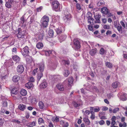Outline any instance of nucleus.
Listing matches in <instances>:
<instances>
[{
    "label": "nucleus",
    "mask_w": 127,
    "mask_h": 127,
    "mask_svg": "<svg viewBox=\"0 0 127 127\" xmlns=\"http://www.w3.org/2000/svg\"><path fill=\"white\" fill-rule=\"evenodd\" d=\"M34 79L32 77H30L29 80V82H34Z\"/></svg>",
    "instance_id": "obj_57"
},
{
    "label": "nucleus",
    "mask_w": 127,
    "mask_h": 127,
    "mask_svg": "<svg viewBox=\"0 0 127 127\" xmlns=\"http://www.w3.org/2000/svg\"><path fill=\"white\" fill-rule=\"evenodd\" d=\"M60 124L64 127H68V123L67 122L61 120L60 122Z\"/></svg>",
    "instance_id": "obj_16"
},
{
    "label": "nucleus",
    "mask_w": 127,
    "mask_h": 127,
    "mask_svg": "<svg viewBox=\"0 0 127 127\" xmlns=\"http://www.w3.org/2000/svg\"><path fill=\"white\" fill-rule=\"evenodd\" d=\"M76 7L77 9L79 10H80L81 9L80 5L79 3H76Z\"/></svg>",
    "instance_id": "obj_44"
},
{
    "label": "nucleus",
    "mask_w": 127,
    "mask_h": 127,
    "mask_svg": "<svg viewBox=\"0 0 127 127\" xmlns=\"http://www.w3.org/2000/svg\"><path fill=\"white\" fill-rule=\"evenodd\" d=\"M101 12L103 14L106 15L108 13V10L106 7H103L101 9Z\"/></svg>",
    "instance_id": "obj_17"
},
{
    "label": "nucleus",
    "mask_w": 127,
    "mask_h": 127,
    "mask_svg": "<svg viewBox=\"0 0 127 127\" xmlns=\"http://www.w3.org/2000/svg\"><path fill=\"white\" fill-rule=\"evenodd\" d=\"M20 77L17 75L14 76L12 78V80L14 82H17L20 79Z\"/></svg>",
    "instance_id": "obj_13"
},
{
    "label": "nucleus",
    "mask_w": 127,
    "mask_h": 127,
    "mask_svg": "<svg viewBox=\"0 0 127 127\" xmlns=\"http://www.w3.org/2000/svg\"><path fill=\"white\" fill-rule=\"evenodd\" d=\"M105 65L108 68H110L113 67V65L110 62H107L105 63Z\"/></svg>",
    "instance_id": "obj_31"
},
{
    "label": "nucleus",
    "mask_w": 127,
    "mask_h": 127,
    "mask_svg": "<svg viewBox=\"0 0 127 127\" xmlns=\"http://www.w3.org/2000/svg\"><path fill=\"white\" fill-rule=\"evenodd\" d=\"M38 123L39 125L41 124L42 123H44V122L43 120L41 118H39L38 120Z\"/></svg>",
    "instance_id": "obj_38"
},
{
    "label": "nucleus",
    "mask_w": 127,
    "mask_h": 127,
    "mask_svg": "<svg viewBox=\"0 0 127 127\" xmlns=\"http://www.w3.org/2000/svg\"><path fill=\"white\" fill-rule=\"evenodd\" d=\"M68 86L70 87H71L72 85L73 84V78L72 77H70L68 78Z\"/></svg>",
    "instance_id": "obj_10"
},
{
    "label": "nucleus",
    "mask_w": 127,
    "mask_h": 127,
    "mask_svg": "<svg viewBox=\"0 0 127 127\" xmlns=\"http://www.w3.org/2000/svg\"><path fill=\"white\" fill-rule=\"evenodd\" d=\"M88 28V30L90 31H92L93 32L94 30H93V28L92 26V25H88L87 26Z\"/></svg>",
    "instance_id": "obj_43"
},
{
    "label": "nucleus",
    "mask_w": 127,
    "mask_h": 127,
    "mask_svg": "<svg viewBox=\"0 0 127 127\" xmlns=\"http://www.w3.org/2000/svg\"><path fill=\"white\" fill-rule=\"evenodd\" d=\"M13 60L15 61L17 63H19L20 61V58L17 55L13 56L12 57Z\"/></svg>",
    "instance_id": "obj_19"
},
{
    "label": "nucleus",
    "mask_w": 127,
    "mask_h": 127,
    "mask_svg": "<svg viewBox=\"0 0 127 127\" xmlns=\"http://www.w3.org/2000/svg\"><path fill=\"white\" fill-rule=\"evenodd\" d=\"M119 126L120 127H126L127 126V124L125 122H124L123 123H120Z\"/></svg>",
    "instance_id": "obj_40"
},
{
    "label": "nucleus",
    "mask_w": 127,
    "mask_h": 127,
    "mask_svg": "<svg viewBox=\"0 0 127 127\" xmlns=\"http://www.w3.org/2000/svg\"><path fill=\"white\" fill-rule=\"evenodd\" d=\"M66 37V36L65 35H62L61 36H59V38L60 42L61 43L62 42L64 41Z\"/></svg>",
    "instance_id": "obj_21"
},
{
    "label": "nucleus",
    "mask_w": 127,
    "mask_h": 127,
    "mask_svg": "<svg viewBox=\"0 0 127 127\" xmlns=\"http://www.w3.org/2000/svg\"><path fill=\"white\" fill-rule=\"evenodd\" d=\"M127 95L126 94H124L121 96V98L123 101L126 100L127 99Z\"/></svg>",
    "instance_id": "obj_35"
},
{
    "label": "nucleus",
    "mask_w": 127,
    "mask_h": 127,
    "mask_svg": "<svg viewBox=\"0 0 127 127\" xmlns=\"http://www.w3.org/2000/svg\"><path fill=\"white\" fill-rule=\"evenodd\" d=\"M38 105L40 109H43L44 107V104L42 101H40L39 102Z\"/></svg>",
    "instance_id": "obj_27"
},
{
    "label": "nucleus",
    "mask_w": 127,
    "mask_h": 127,
    "mask_svg": "<svg viewBox=\"0 0 127 127\" xmlns=\"http://www.w3.org/2000/svg\"><path fill=\"white\" fill-rule=\"evenodd\" d=\"M44 65L43 63H41L39 64V68L40 72H42L44 70Z\"/></svg>",
    "instance_id": "obj_18"
},
{
    "label": "nucleus",
    "mask_w": 127,
    "mask_h": 127,
    "mask_svg": "<svg viewBox=\"0 0 127 127\" xmlns=\"http://www.w3.org/2000/svg\"><path fill=\"white\" fill-rule=\"evenodd\" d=\"M38 69V68H37L33 70L32 72V74L33 75H35L36 73L37 72Z\"/></svg>",
    "instance_id": "obj_55"
},
{
    "label": "nucleus",
    "mask_w": 127,
    "mask_h": 127,
    "mask_svg": "<svg viewBox=\"0 0 127 127\" xmlns=\"http://www.w3.org/2000/svg\"><path fill=\"white\" fill-rule=\"evenodd\" d=\"M73 42L75 48L76 49H78L80 48V43L77 38L74 39Z\"/></svg>",
    "instance_id": "obj_5"
},
{
    "label": "nucleus",
    "mask_w": 127,
    "mask_h": 127,
    "mask_svg": "<svg viewBox=\"0 0 127 127\" xmlns=\"http://www.w3.org/2000/svg\"><path fill=\"white\" fill-rule=\"evenodd\" d=\"M103 4V3L101 2V1H99L97 3V6H99L101 5L102 4Z\"/></svg>",
    "instance_id": "obj_58"
},
{
    "label": "nucleus",
    "mask_w": 127,
    "mask_h": 127,
    "mask_svg": "<svg viewBox=\"0 0 127 127\" xmlns=\"http://www.w3.org/2000/svg\"><path fill=\"white\" fill-rule=\"evenodd\" d=\"M103 28L105 29H109L110 28V27L109 25H105L103 26Z\"/></svg>",
    "instance_id": "obj_49"
},
{
    "label": "nucleus",
    "mask_w": 127,
    "mask_h": 127,
    "mask_svg": "<svg viewBox=\"0 0 127 127\" xmlns=\"http://www.w3.org/2000/svg\"><path fill=\"white\" fill-rule=\"evenodd\" d=\"M72 103L74 106L76 107H78L80 105V104L78 102H77L75 101H73Z\"/></svg>",
    "instance_id": "obj_34"
},
{
    "label": "nucleus",
    "mask_w": 127,
    "mask_h": 127,
    "mask_svg": "<svg viewBox=\"0 0 127 127\" xmlns=\"http://www.w3.org/2000/svg\"><path fill=\"white\" fill-rule=\"evenodd\" d=\"M101 17L100 14L99 13H96L94 16L95 19L96 21V22L97 23H100L101 22L100 19Z\"/></svg>",
    "instance_id": "obj_9"
},
{
    "label": "nucleus",
    "mask_w": 127,
    "mask_h": 127,
    "mask_svg": "<svg viewBox=\"0 0 127 127\" xmlns=\"http://www.w3.org/2000/svg\"><path fill=\"white\" fill-rule=\"evenodd\" d=\"M20 93L22 95L24 96L27 95V92L26 90L23 89L20 91Z\"/></svg>",
    "instance_id": "obj_29"
},
{
    "label": "nucleus",
    "mask_w": 127,
    "mask_h": 127,
    "mask_svg": "<svg viewBox=\"0 0 127 127\" xmlns=\"http://www.w3.org/2000/svg\"><path fill=\"white\" fill-rule=\"evenodd\" d=\"M97 49L95 48L90 50L89 52V53L92 56H94L97 53Z\"/></svg>",
    "instance_id": "obj_11"
},
{
    "label": "nucleus",
    "mask_w": 127,
    "mask_h": 127,
    "mask_svg": "<svg viewBox=\"0 0 127 127\" xmlns=\"http://www.w3.org/2000/svg\"><path fill=\"white\" fill-rule=\"evenodd\" d=\"M47 86V84L45 82L42 83L40 85V87L41 88H45Z\"/></svg>",
    "instance_id": "obj_24"
},
{
    "label": "nucleus",
    "mask_w": 127,
    "mask_h": 127,
    "mask_svg": "<svg viewBox=\"0 0 127 127\" xmlns=\"http://www.w3.org/2000/svg\"><path fill=\"white\" fill-rule=\"evenodd\" d=\"M106 51L103 48H101L99 50V53L101 55H104L106 53Z\"/></svg>",
    "instance_id": "obj_36"
},
{
    "label": "nucleus",
    "mask_w": 127,
    "mask_h": 127,
    "mask_svg": "<svg viewBox=\"0 0 127 127\" xmlns=\"http://www.w3.org/2000/svg\"><path fill=\"white\" fill-rule=\"evenodd\" d=\"M83 120L87 124V125H90L91 123L90 121L88 118H84Z\"/></svg>",
    "instance_id": "obj_32"
},
{
    "label": "nucleus",
    "mask_w": 127,
    "mask_h": 127,
    "mask_svg": "<svg viewBox=\"0 0 127 127\" xmlns=\"http://www.w3.org/2000/svg\"><path fill=\"white\" fill-rule=\"evenodd\" d=\"M101 21L103 23L105 24L107 22V19L105 18H102L101 19Z\"/></svg>",
    "instance_id": "obj_53"
},
{
    "label": "nucleus",
    "mask_w": 127,
    "mask_h": 127,
    "mask_svg": "<svg viewBox=\"0 0 127 127\" xmlns=\"http://www.w3.org/2000/svg\"><path fill=\"white\" fill-rule=\"evenodd\" d=\"M26 57H27L26 59V62L28 63H30L32 62V57L30 56L29 55Z\"/></svg>",
    "instance_id": "obj_28"
},
{
    "label": "nucleus",
    "mask_w": 127,
    "mask_h": 127,
    "mask_svg": "<svg viewBox=\"0 0 127 127\" xmlns=\"http://www.w3.org/2000/svg\"><path fill=\"white\" fill-rule=\"evenodd\" d=\"M107 14L108 15V17H111L113 16V15L111 13L109 12L108 11Z\"/></svg>",
    "instance_id": "obj_61"
},
{
    "label": "nucleus",
    "mask_w": 127,
    "mask_h": 127,
    "mask_svg": "<svg viewBox=\"0 0 127 127\" xmlns=\"http://www.w3.org/2000/svg\"><path fill=\"white\" fill-rule=\"evenodd\" d=\"M11 4L9 2H7L6 3L5 5L6 7L9 8L11 7L12 6Z\"/></svg>",
    "instance_id": "obj_42"
},
{
    "label": "nucleus",
    "mask_w": 127,
    "mask_h": 127,
    "mask_svg": "<svg viewBox=\"0 0 127 127\" xmlns=\"http://www.w3.org/2000/svg\"><path fill=\"white\" fill-rule=\"evenodd\" d=\"M119 108L118 107L116 108H114L113 110V112L114 113H115L117 112V111L119 110Z\"/></svg>",
    "instance_id": "obj_52"
},
{
    "label": "nucleus",
    "mask_w": 127,
    "mask_h": 127,
    "mask_svg": "<svg viewBox=\"0 0 127 127\" xmlns=\"http://www.w3.org/2000/svg\"><path fill=\"white\" fill-rule=\"evenodd\" d=\"M89 74L92 78H94L95 76V74L92 71L90 72L89 73Z\"/></svg>",
    "instance_id": "obj_59"
},
{
    "label": "nucleus",
    "mask_w": 127,
    "mask_h": 127,
    "mask_svg": "<svg viewBox=\"0 0 127 127\" xmlns=\"http://www.w3.org/2000/svg\"><path fill=\"white\" fill-rule=\"evenodd\" d=\"M25 86L28 89H31L33 86V84L31 82H29L25 84Z\"/></svg>",
    "instance_id": "obj_20"
},
{
    "label": "nucleus",
    "mask_w": 127,
    "mask_h": 127,
    "mask_svg": "<svg viewBox=\"0 0 127 127\" xmlns=\"http://www.w3.org/2000/svg\"><path fill=\"white\" fill-rule=\"evenodd\" d=\"M60 5V3L57 0L53 1L52 2V8L56 11H61Z\"/></svg>",
    "instance_id": "obj_2"
},
{
    "label": "nucleus",
    "mask_w": 127,
    "mask_h": 127,
    "mask_svg": "<svg viewBox=\"0 0 127 127\" xmlns=\"http://www.w3.org/2000/svg\"><path fill=\"white\" fill-rule=\"evenodd\" d=\"M100 110V108L98 107V108H95L94 109L95 112H98Z\"/></svg>",
    "instance_id": "obj_62"
},
{
    "label": "nucleus",
    "mask_w": 127,
    "mask_h": 127,
    "mask_svg": "<svg viewBox=\"0 0 127 127\" xmlns=\"http://www.w3.org/2000/svg\"><path fill=\"white\" fill-rule=\"evenodd\" d=\"M104 123V121L103 120H100L99 122V124L100 125H103Z\"/></svg>",
    "instance_id": "obj_63"
},
{
    "label": "nucleus",
    "mask_w": 127,
    "mask_h": 127,
    "mask_svg": "<svg viewBox=\"0 0 127 127\" xmlns=\"http://www.w3.org/2000/svg\"><path fill=\"white\" fill-rule=\"evenodd\" d=\"M26 106L23 104H20L18 106V108L22 111H24L26 109Z\"/></svg>",
    "instance_id": "obj_22"
},
{
    "label": "nucleus",
    "mask_w": 127,
    "mask_h": 127,
    "mask_svg": "<svg viewBox=\"0 0 127 127\" xmlns=\"http://www.w3.org/2000/svg\"><path fill=\"white\" fill-rule=\"evenodd\" d=\"M30 117V115L29 112H26L25 113V117L27 119H28Z\"/></svg>",
    "instance_id": "obj_47"
},
{
    "label": "nucleus",
    "mask_w": 127,
    "mask_h": 127,
    "mask_svg": "<svg viewBox=\"0 0 127 127\" xmlns=\"http://www.w3.org/2000/svg\"><path fill=\"white\" fill-rule=\"evenodd\" d=\"M21 52L22 55L25 57L28 56L30 53L29 48L27 46L23 48Z\"/></svg>",
    "instance_id": "obj_3"
},
{
    "label": "nucleus",
    "mask_w": 127,
    "mask_h": 127,
    "mask_svg": "<svg viewBox=\"0 0 127 127\" xmlns=\"http://www.w3.org/2000/svg\"><path fill=\"white\" fill-rule=\"evenodd\" d=\"M34 19V16H32L30 18V23L31 24L32 23Z\"/></svg>",
    "instance_id": "obj_50"
},
{
    "label": "nucleus",
    "mask_w": 127,
    "mask_h": 127,
    "mask_svg": "<svg viewBox=\"0 0 127 127\" xmlns=\"http://www.w3.org/2000/svg\"><path fill=\"white\" fill-rule=\"evenodd\" d=\"M20 20L21 21V23L22 24H24L25 21L24 17H23L21 18Z\"/></svg>",
    "instance_id": "obj_56"
},
{
    "label": "nucleus",
    "mask_w": 127,
    "mask_h": 127,
    "mask_svg": "<svg viewBox=\"0 0 127 127\" xmlns=\"http://www.w3.org/2000/svg\"><path fill=\"white\" fill-rule=\"evenodd\" d=\"M12 122H13L17 123H20V121L18 120L12 119Z\"/></svg>",
    "instance_id": "obj_60"
},
{
    "label": "nucleus",
    "mask_w": 127,
    "mask_h": 127,
    "mask_svg": "<svg viewBox=\"0 0 127 127\" xmlns=\"http://www.w3.org/2000/svg\"><path fill=\"white\" fill-rule=\"evenodd\" d=\"M116 27L117 28V30L119 32L122 31V27L121 26H118Z\"/></svg>",
    "instance_id": "obj_46"
},
{
    "label": "nucleus",
    "mask_w": 127,
    "mask_h": 127,
    "mask_svg": "<svg viewBox=\"0 0 127 127\" xmlns=\"http://www.w3.org/2000/svg\"><path fill=\"white\" fill-rule=\"evenodd\" d=\"M120 85V84L119 82L116 81L112 83V86L113 88H116Z\"/></svg>",
    "instance_id": "obj_23"
},
{
    "label": "nucleus",
    "mask_w": 127,
    "mask_h": 127,
    "mask_svg": "<svg viewBox=\"0 0 127 127\" xmlns=\"http://www.w3.org/2000/svg\"><path fill=\"white\" fill-rule=\"evenodd\" d=\"M90 110L91 111V115L90 117V118L92 120H94L95 118V115L94 112L92 111L93 110V108L92 107H90Z\"/></svg>",
    "instance_id": "obj_15"
},
{
    "label": "nucleus",
    "mask_w": 127,
    "mask_h": 127,
    "mask_svg": "<svg viewBox=\"0 0 127 127\" xmlns=\"http://www.w3.org/2000/svg\"><path fill=\"white\" fill-rule=\"evenodd\" d=\"M17 88L15 87H14L11 89V92L14 95L17 94Z\"/></svg>",
    "instance_id": "obj_26"
},
{
    "label": "nucleus",
    "mask_w": 127,
    "mask_h": 127,
    "mask_svg": "<svg viewBox=\"0 0 127 127\" xmlns=\"http://www.w3.org/2000/svg\"><path fill=\"white\" fill-rule=\"evenodd\" d=\"M57 88L60 91H63L64 90V87L63 85L61 83L58 84L56 85Z\"/></svg>",
    "instance_id": "obj_12"
},
{
    "label": "nucleus",
    "mask_w": 127,
    "mask_h": 127,
    "mask_svg": "<svg viewBox=\"0 0 127 127\" xmlns=\"http://www.w3.org/2000/svg\"><path fill=\"white\" fill-rule=\"evenodd\" d=\"M91 21H92V24H91V25H93L97 23V22H96V20L95 21L93 18H92Z\"/></svg>",
    "instance_id": "obj_54"
},
{
    "label": "nucleus",
    "mask_w": 127,
    "mask_h": 127,
    "mask_svg": "<svg viewBox=\"0 0 127 127\" xmlns=\"http://www.w3.org/2000/svg\"><path fill=\"white\" fill-rule=\"evenodd\" d=\"M70 74V72L68 70H65L64 73V75L65 77H67Z\"/></svg>",
    "instance_id": "obj_39"
},
{
    "label": "nucleus",
    "mask_w": 127,
    "mask_h": 127,
    "mask_svg": "<svg viewBox=\"0 0 127 127\" xmlns=\"http://www.w3.org/2000/svg\"><path fill=\"white\" fill-rule=\"evenodd\" d=\"M91 111H90L89 110H86L84 112V114H85L86 116L90 114L91 113Z\"/></svg>",
    "instance_id": "obj_48"
},
{
    "label": "nucleus",
    "mask_w": 127,
    "mask_h": 127,
    "mask_svg": "<svg viewBox=\"0 0 127 127\" xmlns=\"http://www.w3.org/2000/svg\"><path fill=\"white\" fill-rule=\"evenodd\" d=\"M49 20V19L48 16L46 15L44 16L40 21L41 26L44 28H46L48 26Z\"/></svg>",
    "instance_id": "obj_1"
},
{
    "label": "nucleus",
    "mask_w": 127,
    "mask_h": 127,
    "mask_svg": "<svg viewBox=\"0 0 127 127\" xmlns=\"http://www.w3.org/2000/svg\"><path fill=\"white\" fill-rule=\"evenodd\" d=\"M55 30L57 34L60 35L62 33L63 31H64V29L63 27L61 26L59 27L58 28L55 29Z\"/></svg>",
    "instance_id": "obj_8"
},
{
    "label": "nucleus",
    "mask_w": 127,
    "mask_h": 127,
    "mask_svg": "<svg viewBox=\"0 0 127 127\" xmlns=\"http://www.w3.org/2000/svg\"><path fill=\"white\" fill-rule=\"evenodd\" d=\"M36 121H33L27 123L26 126L29 127H33L36 125Z\"/></svg>",
    "instance_id": "obj_14"
},
{
    "label": "nucleus",
    "mask_w": 127,
    "mask_h": 127,
    "mask_svg": "<svg viewBox=\"0 0 127 127\" xmlns=\"http://www.w3.org/2000/svg\"><path fill=\"white\" fill-rule=\"evenodd\" d=\"M3 106L4 107H6L7 106V103L6 101H3Z\"/></svg>",
    "instance_id": "obj_51"
},
{
    "label": "nucleus",
    "mask_w": 127,
    "mask_h": 127,
    "mask_svg": "<svg viewBox=\"0 0 127 127\" xmlns=\"http://www.w3.org/2000/svg\"><path fill=\"white\" fill-rule=\"evenodd\" d=\"M54 32L53 30L50 29L49 31L48 34L50 38L52 37L54 35Z\"/></svg>",
    "instance_id": "obj_33"
},
{
    "label": "nucleus",
    "mask_w": 127,
    "mask_h": 127,
    "mask_svg": "<svg viewBox=\"0 0 127 127\" xmlns=\"http://www.w3.org/2000/svg\"><path fill=\"white\" fill-rule=\"evenodd\" d=\"M12 52L16 53L17 52V48L16 47H14L12 49Z\"/></svg>",
    "instance_id": "obj_64"
},
{
    "label": "nucleus",
    "mask_w": 127,
    "mask_h": 127,
    "mask_svg": "<svg viewBox=\"0 0 127 127\" xmlns=\"http://www.w3.org/2000/svg\"><path fill=\"white\" fill-rule=\"evenodd\" d=\"M72 17L70 14L69 13L65 14L63 17L64 21L65 22H69L71 20Z\"/></svg>",
    "instance_id": "obj_7"
},
{
    "label": "nucleus",
    "mask_w": 127,
    "mask_h": 127,
    "mask_svg": "<svg viewBox=\"0 0 127 127\" xmlns=\"http://www.w3.org/2000/svg\"><path fill=\"white\" fill-rule=\"evenodd\" d=\"M18 32L17 34V36L18 38H24L25 36V31H22L20 28H19L18 29Z\"/></svg>",
    "instance_id": "obj_4"
},
{
    "label": "nucleus",
    "mask_w": 127,
    "mask_h": 127,
    "mask_svg": "<svg viewBox=\"0 0 127 127\" xmlns=\"http://www.w3.org/2000/svg\"><path fill=\"white\" fill-rule=\"evenodd\" d=\"M51 51L50 50L46 51H45V55L47 56H49L51 54Z\"/></svg>",
    "instance_id": "obj_45"
},
{
    "label": "nucleus",
    "mask_w": 127,
    "mask_h": 127,
    "mask_svg": "<svg viewBox=\"0 0 127 127\" xmlns=\"http://www.w3.org/2000/svg\"><path fill=\"white\" fill-rule=\"evenodd\" d=\"M43 76V73L42 72H40L38 74L37 77L38 80L39 81L41 78Z\"/></svg>",
    "instance_id": "obj_41"
},
{
    "label": "nucleus",
    "mask_w": 127,
    "mask_h": 127,
    "mask_svg": "<svg viewBox=\"0 0 127 127\" xmlns=\"http://www.w3.org/2000/svg\"><path fill=\"white\" fill-rule=\"evenodd\" d=\"M24 70V67L23 65L22 64L19 65L17 68V72L19 73H22Z\"/></svg>",
    "instance_id": "obj_6"
},
{
    "label": "nucleus",
    "mask_w": 127,
    "mask_h": 127,
    "mask_svg": "<svg viewBox=\"0 0 127 127\" xmlns=\"http://www.w3.org/2000/svg\"><path fill=\"white\" fill-rule=\"evenodd\" d=\"M31 102L32 104L36 103V99L35 97H32L31 99Z\"/></svg>",
    "instance_id": "obj_37"
},
{
    "label": "nucleus",
    "mask_w": 127,
    "mask_h": 127,
    "mask_svg": "<svg viewBox=\"0 0 127 127\" xmlns=\"http://www.w3.org/2000/svg\"><path fill=\"white\" fill-rule=\"evenodd\" d=\"M62 63L65 65H69L70 64V62L68 60H63L62 61Z\"/></svg>",
    "instance_id": "obj_25"
},
{
    "label": "nucleus",
    "mask_w": 127,
    "mask_h": 127,
    "mask_svg": "<svg viewBox=\"0 0 127 127\" xmlns=\"http://www.w3.org/2000/svg\"><path fill=\"white\" fill-rule=\"evenodd\" d=\"M43 46V44L41 42H39L36 45L37 48L39 49H42Z\"/></svg>",
    "instance_id": "obj_30"
}]
</instances>
